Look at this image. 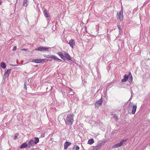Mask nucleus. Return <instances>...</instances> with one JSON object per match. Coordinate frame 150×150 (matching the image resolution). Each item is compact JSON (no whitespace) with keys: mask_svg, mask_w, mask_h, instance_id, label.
Masks as SVG:
<instances>
[{"mask_svg":"<svg viewBox=\"0 0 150 150\" xmlns=\"http://www.w3.org/2000/svg\"><path fill=\"white\" fill-rule=\"evenodd\" d=\"M74 115L73 114H70L67 115L65 122L66 125H71L74 121Z\"/></svg>","mask_w":150,"mask_h":150,"instance_id":"f257e3e1","label":"nucleus"},{"mask_svg":"<svg viewBox=\"0 0 150 150\" xmlns=\"http://www.w3.org/2000/svg\"><path fill=\"white\" fill-rule=\"evenodd\" d=\"M117 18L118 20L120 21H122L123 18V15L122 8V9L121 11L119 12H117Z\"/></svg>","mask_w":150,"mask_h":150,"instance_id":"f03ea898","label":"nucleus"},{"mask_svg":"<svg viewBox=\"0 0 150 150\" xmlns=\"http://www.w3.org/2000/svg\"><path fill=\"white\" fill-rule=\"evenodd\" d=\"M127 139L122 140L119 143L113 145L112 146V148H115L116 147H120L122 146L124 142H127Z\"/></svg>","mask_w":150,"mask_h":150,"instance_id":"7ed1b4c3","label":"nucleus"},{"mask_svg":"<svg viewBox=\"0 0 150 150\" xmlns=\"http://www.w3.org/2000/svg\"><path fill=\"white\" fill-rule=\"evenodd\" d=\"M102 98L101 97L100 99L96 102L95 105V108H98L99 106L102 105L103 102Z\"/></svg>","mask_w":150,"mask_h":150,"instance_id":"20e7f679","label":"nucleus"},{"mask_svg":"<svg viewBox=\"0 0 150 150\" xmlns=\"http://www.w3.org/2000/svg\"><path fill=\"white\" fill-rule=\"evenodd\" d=\"M49 48V47H44L42 46H40L36 48L35 50L41 52H43L48 51Z\"/></svg>","mask_w":150,"mask_h":150,"instance_id":"39448f33","label":"nucleus"},{"mask_svg":"<svg viewBox=\"0 0 150 150\" xmlns=\"http://www.w3.org/2000/svg\"><path fill=\"white\" fill-rule=\"evenodd\" d=\"M68 44L69 46L72 48H73L75 45V42L74 40L71 39L69 40Z\"/></svg>","mask_w":150,"mask_h":150,"instance_id":"423d86ee","label":"nucleus"},{"mask_svg":"<svg viewBox=\"0 0 150 150\" xmlns=\"http://www.w3.org/2000/svg\"><path fill=\"white\" fill-rule=\"evenodd\" d=\"M33 62H35L36 63H44L45 62V61L44 59H34L33 61Z\"/></svg>","mask_w":150,"mask_h":150,"instance_id":"0eeeda50","label":"nucleus"},{"mask_svg":"<svg viewBox=\"0 0 150 150\" xmlns=\"http://www.w3.org/2000/svg\"><path fill=\"white\" fill-rule=\"evenodd\" d=\"M64 57L65 58H66L67 59L70 60H71V57L70 56L69 54L66 52H64Z\"/></svg>","mask_w":150,"mask_h":150,"instance_id":"6e6552de","label":"nucleus"},{"mask_svg":"<svg viewBox=\"0 0 150 150\" xmlns=\"http://www.w3.org/2000/svg\"><path fill=\"white\" fill-rule=\"evenodd\" d=\"M28 148H29L31 146L34 145V140L33 139H30L28 142Z\"/></svg>","mask_w":150,"mask_h":150,"instance_id":"1a4fd4ad","label":"nucleus"},{"mask_svg":"<svg viewBox=\"0 0 150 150\" xmlns=\"http://www.w3.org/2000/svg\"><path fill=\"white\" fill-rule=\"evenodd\" d=\"M71 144V143L67 142H66L64 144V147L65 149H67L68 147V146L70 145Z\"/></svg>","mask_w":150,"mask_h":150,"instance_id":"9d476101","label":"nucleus"},{"mask_svg":"<svg viewBox=\"0 0 150 150\" xmlns=\"http://www.w3.org/2000/svg\"><path fill=\"white\" fill-rule=\"evenodd\" d=\"M129 77V76L127 74H125L124 76V79L122 80V82H126L127 80L128 79Z\"/></svg>","mask_w":150,"mask_h":150,"instance_id":"9b49d317","label":"nucleus"},{"mask_svg":"<svg viewBox=\"0 0 150 150\" xmlns=\"http://www.w3.org/2000/svg\"><path fill=\"white\" fill-rule=\"evenodd\" d=\"M137 108V106L136 105H134L133 106L132 110V114H134L136 112V110Z\"/></svg>","mask_w":150,"mask_h":150,"instance_id":"f8f14e48","label":"nucleus"},{"mask_svg":"<svg viewBox=\"0 0 150 150\" xmlns=\"http://www.w3.org/2000/svg\"><path fill=\"white\" fill-rule=\"evenodd\" d=\"M58 54L61 57L62 59L64 60H65V57H64L61 52H58Z\"/></svg>","mask_w":150,"mask_h":150,"instance_id":"ddd939ff","label":"nucleus"},{"mask_svg":"<svg viewBox=\"0 0 150 150\" xmlns=\"http://www.w3.org/2000/svg\"><path fill=\"white\" fill-rule=\"evenodd\" d=\"M28 144L26 143H23L20 146V148L21 149L23 148L27 147L28 148Z\"/></svg>","mask_w":150,"mask_h":150,"instance_id":"4468645a","label":"nucleus"},{"mask_svg":"<svg viewBox=\"0 0 150 150\" xmlns=\"http://www.w3.org/2000/svg\"><path fill=\"white\" fill-rule=\"evenodd\" d=\"M34 143L35 144H37L39 142V139L38 137H36L34 138Z\"/></svg>","mask_w":150,"mask_h":150,"instance_id":"2eb2a0df","label":"nucleus"},{"mask_svg":"<svg viewBox=\"0 0 150 150\" xmlns=\"http://www.w3.org/2000/svg\"><path fill=\"white\" fill-rule=\"evenodd\" d=\"M44 13L45 15V16L46 17H49V15L48 13L47 12L46 10H44Z\"/></svg>","mask_w":150,"mask_h":150,"instance_id":"dca6fc26","label":"nucleus"},{"mask_svg":"<svg viewBox=\"0 0 150 150\" xmlns=\"http://www.w3.org/2000/svg\"><path fill=\"white\" fill-rule=\"evenodd\" d=\"M94 142V140L93 139H89L88 142V143L89 144H91Z\"/></svg>","mask_w":150,"mask_h":150,"instance_id":"f3484780","label":"nucleus"},{"mask_svg":"<svg viewBox=\"0 0 150 150\" xmlns=\"http://www.w3.org/2000/svg\"><path fill=\"white\" fill-rule=\"evenodd\" d=\"M111 115L114 118H115L116 120L117 121L118 120V117L117 115L116 114H112Z\"/></svg>","mask_w":150,"mask_h":150,"instance_id":"a211bd4d","label":"nucleus"},{"mask_svg":"<svg viewBox=\"0 0 150 150\" xmlns=\"http://www.w3.org/2000/svg\"><path fill=\"white\" fill-rule=\"evenodd\" d=\"M28 1V0H24L23 2V6H25L27 5V2Z\"/></svg>","mask_w":150,"mask_h":150,"instance_id":"6ab92c4d","label":"nucleus"},{"mask_svg":"<svg viewBox=\"0 0 150 150\" xmlns=\"http://www.w3.org/2000/svg\"><path fill=\"white\" fill-rule=\"evenodd\" d=\"M51 58L53 59H54L61 60L59 59L56 56H54V55H52V57H51Z\"/></svg>","mask_w":150,"mask_h":150,"instance_id":"aec40b11","label":"nucleus"},{"mask_svg":"<svg viewBox=\"0 0 150 150\" xmlns=\"http://www.w3.org/2000/svg\"><path fill=\"white\" fill-rule=\"evenodd\" d=\"M1 66L3 69H4L6 67V64L4 62L1 63Z\"/></svg>","mask_w":150,"mask_h":150,"instance_id":"412c9836","label":"nucleus"},{"mask_svg":"<svg viewBox=\"0 0 150 150\" xmlns=\"http://www.w3.org/2000/svg\"><path fill=\"white\" fill-rule=\"evenodd\" d=\"M73 149L74 150H79V147L78 146L76 145L74 146Z\"/></svg>","mask_w":150,"mask_h":150,"instance_id":"4be33fe9","label":"nucleus"},{"mask_svg":"<svg viewBox=\"0 0 150 150\" xmlns=\"http://www.w3.org/2000/svg\"><path fill=\"white\" fill-rule=\"evenodd\" d=\"M11 69H8L5 72L6 73L8 74H9L11 73Z\"/></svg>","mask_w":150,"mask_h":150,"instance_id":"5701e85b","label":"nucleus"},{"mask_svg":"<svg viewBox=\"0 0 150 150\" xmlns=\"http://www.w3.org/2000/svg\"><path fill=\"white\" fill-rule=\"evenodd\" d=\"M9 74H6V73H5V74L4 75V79H6V78H8V76H9Z\"/></svg>","mask_w":150,"mask_h":150,"instance_id":"b1692460","label":"nucleus"},{"mask_svg":"<svg viewBox=\"0 0 150 150\" xmlns=\"http://www.w3.org/2000/svg\"><path fill=\"white\" fill-rule=\"evenodd\" d=\"M99 148H99V147H98V146L97 145V146H96L95 147H94V148H93V150H97Z\"/></svg>","mask_w":150,"mask_h":150,"instance_id":"393cba45","label":"nucleus"},{"mask_svg":"<svg viewBox=\"0 0 150 150\" xmlns=\"http://www.w3.org/2000/svg\"><path fill=\"white\" fill-rule=\"evenodd\" d=\"M118 28L119 29V30H120V31H119L120 33V32H122V29H121V26H120V25H118Z\"/></svg>","mask_w":150,"mask_h":150,"instance_id":"a878e982","label":"nucleus"},{"mask_svg":"<svg viewBox=\"0 0 150 150\" xmlns=\"http://www.w3.org/2000/svg\"><path fill=\"white\" fill-rule=\"evenodd\" d=\"M129 80H130V81L129 82L130 83H131L132 82V76H130L129 78Z\"/></svg>","mask_w":150,"mask_h":150,"instance_id":"bb28decb","label":"nucleus"},{"mask_svg":"<svg viewBox=\"0 0 150 150\" xmlns=\"http://www.w3.org/2000/svg\"><path fill=\"white\" fill-rule=\"evenodd\" d=\"M132 105H133L132 103H130L129 104V108H131L132 107Z\"/></svg>","mask_w":150,"mask_h":150,"instance_id":"cd10ccee","label":"nucleus"},{"mask_svg":"<svg viewBox=\"0 0 150 150\" xmlns=\"http://www.w3.org/2000/svg\"><path fill=\"white\" fill-rule=\"evenodd\" d=\"M26 85H27V83L25 82L24 83V88L25 89L26 91H27V87H26Z\"/></svg>","mask_w":150,"mask_h":150,"instance_id":"c85d7f7f","label":"nucleus"},{"mask_svg":"<svg viewBox=\"0 0 150 150\" xmlns=\"http://www.w3.org/2000/svg\"><path fill=\"white\" fill-rule=\"evenodd\" d=\"M46 57L47 58H51V57H52V55H47L46 56Z\"/></svg>","mask_w":150,"mask_h":150,"instance_id":"c756f323","label":"nucleus"},{"mask_svg":"<svg viewBox=\"0 0 150 150\" xmlns=\"http://www.w3.org/2000/svg\"><path fill=\"white\" fill-rule=\"evenodd\" d=\"M16 48H17V47H16V46H14L13 47V50L14 51H15V50H16Z\"/></svg>","mask_w":150,"mask_h":150,"instance_id":"7c9ffc66","label":"nucleus"},{"mask_svg":"<svg viewBox=\"0 0 150 150\" xmlns=\"http://www.w3.org/2000/svg\"><path fill=\"white\" fill-rule=\"evenodd\" d=\"M98 147L100 148L102 146V144H98Z\"/></svg>","mask_w":150,"mask_h":150,"instance_id":"2f4dec72","label":"nucleus"},{"mask_svg":"<svg viewBox=\"0 0 150 150\" xmlns=\"http://www.w3.org/2000/svg\"><path fill=\"white\" fill-rule=\"evenodd\" d=\"M98 147L100 148L102 146V144H98Z\"/></svg>","mask_w":150,"mask_h":150,"instance_id":"473e14b6","label":"nucleus"},{"mask_svg":"<svg viewBox=\"0 0 150 150\" xmlns=\"http://www.w3.org/2000/svg\"><path fill=\"white\" fill-rule=\"evenodd\" d=\"M17 138V136H15L14 137V140H16Z\"/></svg>","mask_w":150,"mask_h":150,"instance_id":"72a5a7b5","label":"nucleus"},{"mask_svg":"<svg viewBox=\"0 0 150 150\" xmlns=\"http://www.w3.org/2000/svg\"><path fill=\"white\" fill-rule=\"evenodd\" d=\"M128 76H129V77L132 76L131 72H129V75Z\"/></svg>","mask_w":150,"mask_h":150,"instance_id":"f704fd0d","label":"nucleus"},{"mask_svg":"<svg viewBox=\"0 0 150 150\" xmlns=\"http://www.w3.org/2000/svg\"><path fill=\"white\" fill-rule=\"evenodd\" d=\"M41 137H44V134L41 135Z\"/></svg>","mask_w":150,"mask_h":150,"instance_id":"c9c22d12","label":"nucleus"},{"mask_svg":"<svg viewBox=\"0 0 150 150\" xmlns=\"http://www.w3.org/2000/svg\"><path fill=\"white\" fill-rule=\"evenodd\" d=\"M22 50H27V49H22Z\"/></svg>","mask_w":150,"mask_h":150,"instance_id":"e433bc0d","label":"nucleus"},{"mask_svg":"<svg viewBox=\"0 0 150 150\" xmlns=\"http://www.w3.org/2000/svg\"><path fill=\"white\" fill-rule=\"evenodd\" d=\"M1 3H2L1 1V0H0V5L1 4Z\"/></svg>","mask_w":150,"mask_h":150,"instance_id":"4c0bfd02","label":"nucleus"},{"mask_svg":"<svg viewBox=\"0 0 150 150\" xmlns=\"http://www.w3.org/2000/svg\"><path fill=\"white\" fill-rule=\"evenodd\" d=\"M11 65L12 66H16V65H13V64L12 65Z\"/></svg>","mask_w":150,"mask_h":150,"instance_id":"58836bf2","label":"nucleus"},{"mask_svg":"<svg viewBox=\"0 0 150 150\" xmlns=\"http://www.w3.org/2000/svg\"><path fill=\"white\" fill-rule=\"evenodd\" d=\"M132 92H133L132 91V90H131V93L132 94Z\"/></svg>","mask_w":150,"mask_h":150,"instance_id":"ea45409f","label":"nucleus"},{"mask_svg":"<svg viewBox=\"0 0 150 150\" xmlns=\"http://www.w3.org/2000/svg\"><path fill=\"white\" fill-rule=\"evenodd\" d=\"M2 110V109L0 108V111H1Z\"/></svg>","mask_w":150,"mask_h":150,"instance_id":"a19ab883","label":"nucleus"},{"mask_svg":"<svg viewBox=\"0 0 150 150\" xmlns=\"http://www.w3.org/2000/svg\"><path fill=\"white\" fill-rule=\"evenodd\" d=\"M131 97H132V96ZM131 98V97H130V99Z\"/></svg>","mask_w":150,"mask_h":150,"instance_id":"79ce46f5","label":"nucleus"},{"mask_svg":"<svg viewBox=\"0 0 150 150\" xmlns=\"http://www.w3.org/2000/svg\"><path fill=\"white\" fill-rule=\"evenodd\" d=\"M17 1L18 0H16Z\"/></svg>","mask_w":150,"mask_h":150,"instance_id":"37998d69","label":"nucleus"}]
</instances>
